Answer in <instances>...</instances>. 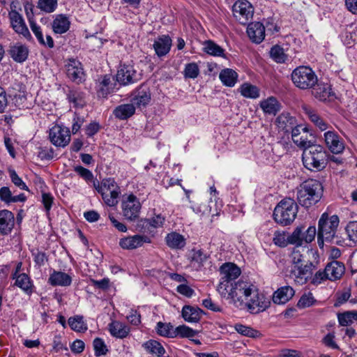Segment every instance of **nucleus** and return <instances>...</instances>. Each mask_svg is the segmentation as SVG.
<instances>
[{"label": "nucleus", "mask_w": 357, "mask_h": 357, "mask_svg": "<svg viewBox=\"0 0 357 357\" xmlns=\"http://www.w3.org/2000/svg\"><path fill=\"white\" fill-rule=\"evenodd\" d=\"M112 77L109 75H105L100 77L97 83V94L99 97L105 98L112 90Z\"/></svg>", "instance_id": "31"}, {"label": "nucleus", "mask_w": 357, "mask_h": 357, "mask_svg": "<svg viewBox=\"0 0 357 357\" xmlns=\"http://www.w3.org/2000/svg\"><path fill=\"white\" fill-rule=\"evenodd\" d=\"M93 349L95 351V355L96 356H100L102 355H105L108 351L107 346L102 339L100 337H96L94 339L93 342Z\"/></svg>", "instance_id": "54"}, {"label": "nucleus", "mask_w": 357, "mask_h": 357, "mask_svg": "<svg viewBox=\"0 0 357 357\" xmlns=\"http://www.w3.org/2000/svg\"><path fill=\"white\" fill-rule=\"evenodd\" d=\"M203 51L213 56L225 57V50L211 40H205L203 43Z\"/></svg>", "instance_id": "39"}, {"label": "nucleus", "mask_w": 357, "mask_h": 357, "mask_svg": "<svg viewBox=\"0 0 357 357\" xmlns=\"http://www.w3.org/2000/svg\"><path fill=\"white\" fill-rule=\"evenodd\" d=\"M13 279H15V284L24 291H28L31 289V282L26 274L22 273L16 275V273H14Z\"/></svg>", "instance_id": "48"}, {"label": "nucleus", "mask_w": 357, "mask_h": 357, "mask_svg": "<svg viewBox=\"0 0 357 357\" xmlns=\"http://www.w3.org/2000/svg\"><path fill=\"white\" fill-rule=\"evenodd\" d=\"M49 137L55 146H65L69 143L70 136L67 128L56 125L50 129Z\"/></svg>", "instance_id": "16"}, {"label": "nucleus", "mask_w": 357, "mask_h": 357, "mask_svg": "<svg viewBox=\"0 0 357 357\" xmlns=\"http://www.w3.org/2000/svg\"><path fill=\"white\" fill-rule=\"evenodd\" d=\"M298 213V206L292 199H282L275 208L273 218L276 222L282 225H290L295 220Z\"/></svg>", "instance_id": "7"}, {"label": "nucleus", "mask_w": 357, "mask_h": 357, "mask_svg": "<svg viewBox=\"0 0 357 357\" xmlns=\"http://www.w3.org/2000/svg\"><path fill=\"white\" fill-rule=\"evenodd\" d=\"M74 170L86 181L89 182L93 181V175L89 169L82 166H76L74 167Z\"/></svg>", "instance_id": "58"}, {"label": "nucleus", "mask_w": 357, "mask_h": 357, "mask_svg": "<svg viewBox=\"0 0 357 357\" xmlns=\"http://www.w3.org/2000/svg\"><path fill=\"white\" fill-rule=\"evenodd\" d=\"M135 107L133 104H123L118 106L114 110V116L121 120H125L135 114Z\"/></svg>", "instance_id": "41"}, {"label": "nucleus", "mask_w": 357, "mask_h": 357, "mask_svg": "<svg viewBox=\"0 0 357 357\" xmlns=\"http://www.w3.org/2000/svg\"><path fill=\"white\" fill-rule=\"evenodd\" d=\"M271 58L278 63H283L287 59V55L284 53V49L278 45H273L270 50Z\"/></svg>", "instance_id": "45"}, {"label": "nucleus", "mask_w": 357, "mask_h": 357, "mask_svg": "<svg viewBox=\"0 0 357 357\" xmlns=\"http://www.w3.org/2000/svg\"><path fill=\"white\" fill-rule=\"evenodd\" d=\"M291 80L294 85L301 89L312 88L318 79L315 73L310 67L301 66L291 73Z\"/></svg>", "instance_id": "9"}, {"label": "nucleus", "mask_w": 357, "mask_h": 357, "mask_svg": "<svg viewBox=\"0 0 357 357\" xmlns=\"http://www.w3.org/2000/svg\"><path fill=\"white\" fill-rule=\"evenodd\" d=\"M260 107L265 114L275 115L281 108V105L273 96L260 102Z\"/></svg>", "instance_id": "32"}, {"label": "nucleus", "mask_w": 357, "mask_h": 357, "mask_svg": "<svg viewBox=\"0 0 357 357\" xmlns=\"http://www.w3.org/2000/svg\"><path fill=\"white\" fill-rule=\"evenodd\" d=\"M340 220L337 215L329 216L327 213H324L319 220L317 241L319 246H324V241L332 242L336 236V231Z\"/></svg>", "instance_id": "4"}, {"label": "nucleus", "mask_w": 357, "mask_h": 357, "mask_svg": "<svg viewBox=\"0 0 357 357\" xmlns=\"http://www.w3.org/2000/svg\"><path fill=\"white\" fill-rule=\"evenodd\" d=\"M109 331L113 337L123 339L128 336L130 328L125 324L118 321H113L109 324Z\"/></svg>", "instance_id": "34"}, {"label": "nucleus", "mask_w": 357, "mask_h": 357, "mask_svg": "<svg viewBox=\"0 0 357 357\" xmlns=\"http://www.w3.org/2000/svg\"><path fill=\"white\" fill-rule=\"evenodd\" d=\"M126 318L134 326H137L141 323V315L137 310H131Z\"/></svg>", "instance_id": "62"}, {"label": "nucleus", "mask_w": 357, "mask_h": 357, "mask_svg": "<svg viewBox=\"0 0 357 357\" xmlns=\"http://www.w3.org/2000/svg\"><path fill=\"white\" fill-rule=\"evenodd\" d=\"M174 332L175 337L179 336L181 337L190 338L195 337L197 334V332L195 331L185 325H181L176 327L174 329Z\"/></svg>", "instance_id": "51"}, {"label": "nucleus", "mask_w": 357, "mask_h": 357, "mask_svg": "<svg viewBox=\"0 0 357 357\" xmlns=\"http://www.w3.org/2000/svg\"><path fill=\"white\" fill-rule=\"evenodd\" d=\"M199 75V68L198 65L195 63H189L185 66L183 70V76L186 79H195Z\"/></svg>", "instance_id": "49"}, {"label": "nucleus", "mask_w": 357, "mask_h": 357, "mask_svg": "<svg viewBox=\"0 0 357 357\" xmlns=\"http://www.w3.org/2000/svg\"><path fill=\"white\" fill-rule=\"evenodd\" d=\"M276 126L279 130L284 133H288L298 126L296 119L288 112H282L276 119Z\"/></svg>", "instance_id": "22"}, {"label": "nucleus", "mask_w": 357, "mask_h": 357, "mask_svg": "<svg viewBox=\"0 0 357 357\" xmlns=\"http://www.w3.org/2000/svg\"><path fill=\"white\" fill-rule=\"evenodd\" d=\"M318 261L306 262L300 265L292 266L291 275L294 281L300 284H303L311 278L312 271L317 268Z\"/></svg>", "instance_id": "12"}, {"label": "nucleus", "mask_w": 357, "mask_h": 357, "mask_svg": "<svg viewBox=\"0 0 357 357\" xmlns=\"http://www.w3.org/2000/svg\"><path fill=\"white\" fill-rule=\"evenodd\" d=\"M93 186L101 195L105 203L109 206H114L118 203L120 188L114 178L103 179L100 183L93 181Z\"/></svg>", "instance_id": "8"}, {"label": "nucleus", "mask_w": 357, "mask_h": 357, "mask_svg": "<svg viewBox=\"0 0 357 357\" xmlns=\"http://www.w3.org/2000/svg\"><path fill=\"white\" fill-rule=\"evenodd\" d=\"M172 42L171 38L167 35L159 36L153 45L157 56L162 57L167 54L170 51Z\"/></svg>", "instance_id": "26"}, {"label": "nucleus", "mask_w": 357, "mask_h": 357, "mask_svg": "<svg viewBox=\"0 0 357 357\" xmlns=\"http://www.w3.org/2000/svg\"><path fill=\"white\" fill-rule=\"evenodd\" d=\"M121 208L122 215L129 221H135L139 216L142 208V204L139 199L133 194L123 197Z\"/></svg>", "instance_id": "10"}, {"label": "nucleus", "mask_w": 357, "mask_h": 357, "mask_svg": "<svg viewBox=\"0 0 357 357\" xmlns=\"http://www.w3.org/2000/svg\"><path fill=\"white\" fill-rule=\"evenodd\" d=\"M144 243H151L150 238L146 236L137 234L121 238L119 245L124 250H133L141 247Z\"/></svg>", "instance_id": "20"}, {"label": "nucleus", "mask_w": 357, "mask_h": 357, "mask_svg": "<svg viewBox=\"0 0 357 357\" xmlns=\"http://www.w3.org/2000/svg\"><path fill=\"white\" fill-rule=\"evenodd\" d=\"M326 269L328 280L331 281L340 279L345 271L344 264L338 261H333L328 263L326 266Z\"/></svg>", "instance_id": "29"}, {"label": "nucleus", "mask_w": 357, "mask_h": 357, "mask_svg": "<svg viewBox=\"0 0 357 357\" xmlns=\"http://www.w3.org/2000/svg\"><path fill=\"white\" fill-rule=\"evenodd\" d=\"M66 74L68 77L77 84L84 79V73L82 63L76 59H70L66 65Z\"/></svg>", "instance_id": "18"}, {"label": "nucleus", "mask_w": 357, "mask_h": 357, "mask_svg": "<svg viewBox=\"0 0 357 357\" xmlns=\"http://www.w3.org/2000/svg\"><path fill=\"white\" fill-rule=\"evenodd\" d=\"M241 271L234 263H225L220 268V279L217 291L221 296H227L228 289L234 284V281L241 275Z\"/></svg>", "instance_id": "6"}, {"label": "nucleus", "mask_w": 357, "mask_h": 357, "mask_svg": "<svg viewBox=\"0 0 357 357\" xmlns=\"http://www.w3.org/2000/svg\"><path fill=\"white\" fill-rule=\"evenodd\" d=\"M151 100V92L149 88L142 84L135 92V96L132 99L133 105L138 107H146Z\"/></svg>", "instance_id": "24"}, {"label": "nucleus", "mask_w": 357, "mask_h": 357, "mask_svg": "<svg viewBox=\"0 0 357 357\" xmlns=\"http://www.w3.org/2000/svg\"><path fill=\"white\" fill-rule=\"evenodd\" d=\"M15 225L13 213L8 210L0 211V233L3 235L8 234Z\"/></svg>", "instance_id": "25"}, {"label": "nucleus", "mask_w": 357, "mask_h": 357, "mask_svg": "<svg viewBox=\"0 0 357 357\" xmlns=\"http://www.w3.org/2000/svg\"><path fill=\"white\" fill-rule=\"evenodd\" d=\"M322 184L317 180L308 179L297 188V201L305 208L316 204L321 198Z\"/></svg>", "instance_id": "2"}, {"label": "nucleus", "mask_w": 357, "mask_h": 357, "mask_svg": "<svg viewBox=\"0 0 357 357\" xmlns=\"http://www.w3.org/2000/svg\"><path fill=\"white\" fill-rule=\"evenodd\" d=\"M12 192L9 188L2 187L0 188V199L6 203H12Z\"/></svg>", "instance_id": "63"}, {"label": "nucleus", "mask_w": 357, "mask_h": 357, "mask_svg": "<svg viewBox=\"0 0 357 357\" xmlns=\"http://www.w3.org/2000/svg\"><path fill=\"white\" fill-rule=\"evenodd\" d=\"M310 256L318 257L317 252L313 250L308 248L296 247L294 248L291 254V259L292 262V266L300 265L301 264L310 262L309 260H306L307 257Z\"/></svg>", "instance_id": "21"}, {"label": "nucleus", "mask_w": 357, "mask_h": 357, "mask_svg": "<svg viewBox=\"0 0 357 357\" xmlns=\"http://www.w3.org/2000/svg\"><path fill=\"white\" fill-rule=\"evenodd\" d=\"M312 137L308 128L303 125H298L291 132V139L293 142L300 148L305 149L310 146L312 142L309 139Z\"/></svg>", "instance_id": "15"}, {"label": "nucleus", "mask_w": 357, "mask_h": 357, "mask_svg": "<svg viewBox=\"0 0 357 357\" xmlns=\"http://www.w3.org/2000/svg\"><path fill=\"white\" fill-rule=\"evenodd\" d=\"M165 240L167 245L172 250H182L186 245L185 238L176 231L167 234Z\"/></svg>", "instance_id": "28"}, {"label": "nucleus", "mask_w": 357, "mask_h": 357, "mask_svg": "<svg viewBox=\"0 0 357 357\" xmlns=\"http://www.w3.org/2000/svg\"><path fill=\"white\" fill-rule=\"evenodd\" d=\"M357 321V311H349L338 315V321L341 326H347Z\"/></svg>", "instance_id": "50"}, {"label": "nucleus", "mask_w": 357, "mask_h": 357, "mask_svg": "<svg viewBox=\"0 0 357 357\" xmlns=\"http://www.w3.org/2000/svg\"><path fill=\"white\" fill-rule=\"evenodd\" d=\"M234 328L239 334L247 337H256L259 334V331L243 324H236Z\"/></svg>", "instance_id": "53"}, {"label": "nucleus", "mask_w": 357, "mask_h": 357, "mask_svg": "<svg viewBox=\"0 0 357 357\" xmlns=\"http://www.w3.org/2000/svg\"><path fill=\"white\" fill-rule=\"evenodd\" d=\"M26 15L30 24L31 29L41 44H45L40 26L38 21L43 22L45 12V0H38V6L35 7L32 3L26 2L24 4Z\"/></svg>", "instance_id": "5"}, {"label": "nucleus", "mask_w": 357, "mask_h": 357, "mask_svg": "<svg viewBox=\"0 0 357 357\" xmlns=\"http://www.w3.org/2000/svg\"><path fill=\"white\" fill-rule=\"evenodd\" d=\"M247 33L253 43L259 44L264 39L265 27L262 23L259 22L250 23L247 28Z\"/></svg>", "instance_id": "23"}, {"label": "nucleus", "mask_w": 357, "mask_h": 357, "mask_svg": "<svg viewBox=\"0 0 357 357\" xmlns=\"http://www.w3.org/2000/svg\"><path fill=\"white\" fill-rule=\"evenodd\" d=\"M302 160L307 169L320 171L326 165L327 154L323 146L312 144L303 149Z\"/></svg>", "instance_id": "3"}, {"label": "nucleus", "mask_w": 357, "mask_h": 357, "mask_svg": "<svg viewBox=\"0 0 357 357\" xmlns=\"http://www.w3.org/2000/svg\"><path fill=\"white\" fill-rule=\"evenodd\" d=\"M9 176L13 183L21 190H28V187L14 169H8Z\"/></svg>", "instance_id": "56"}, {"label": "nucleus", "mask_w": 357, "mask_h": 357, "mask_svg": "<svg viewBox=\"0 0 357 357\" xmlns=\"http://www.w3.org/2000/svg\"><path fill=\"white\" fill-rule=\"evenodd\" d=\"M68 351L66 342H63V337L61 335H55L52 342V349L50 352H60L62 351Z\"/></svg>", "instance_id": "57"}, {"label": "nucleus", "mask_w": 357, "mask_h": 357, "mask_svg": "<svg viewBox=\"0 0 357 357\" xmlns=\"http://www.w3.org/2000/svg\"><path fill=\"white\" fill-rule=\"evenodd\" d=\"M68 325L70 328L76 332H85L88 327L84 321L83 316L76 315L68 319Z\"/></svg>", "instance_id": "42"}, {"label": "nucleus", "mask_w": 357, "mask_h": 357, "mask_svg": "<svg viewBox=\"0 0 357 357\" xmlns=\"http://www.w3.org/2000/svg\"><path fill=\"white\" fill-rule=\"evenodd\" d=\"M141 75L132 66H121L116 74V81L122 85H128L139 80Z\"/></svg>", "instance_id": "14"}, {"label": "nucleus", "mask_w": 357, "mask_h": 357, "mask_svg": "<svg viewBox=\"0 0 357 357\" xmlns=\"http://www.w3.org/2000/svg\"><path fill=\"white\" fill-rule=\"evenodd\" d=\"M203 311L197 307L184 305L182 309V317L185 321L196 323L200 320Z\"/></svg>", "instance_id": "33"}, {"label": "nucleus", "mask_w": 357, "mask_h": 357, "mask_svg": "<svg viewBox=\"0 0 357 357\" xmlns=\"http://www.w3.org/2000/svg\"><path fill=\"white\" fill-rule=\"evenodd\" d=\"M233 15L239 23L246 24L252 19L254 10L247 0H238L232 6Z\"/></svg>", "instance_id": "11"}, {"label": "nucleus", "mask_w": 357, "mask_h": 357, "mask_svg": "<svg viewBox=\"0 0 357 357\" xmlns=\"http://www.w3.org/2000/svg\"><path fill=\"white\" fill-rule=\"evenodd\" d=\"M219 78L225 86L232 87L237 82L238 74L233 69L225 68L220 71Z\"/></svg>", "instance_id": "38"}, {"label": "nucleus", "mask_w": 357, "mask_h": 357, "mask_svg": "<svg viewBox=\"0 0 357 357\" xmlns=\"http://www.w3.org/2000/svg\"><path fill=\"white\" fill-rule=\"evenodd\" d=\"M144 347L150 354H155L158 357L162 356L165 349L158 341L150 340L144 344Z\"/></svg>", "instance_id": "43"}, {"label": "nucleus", "mask_w": 357, "mask_h": 357, "mask_svg": "<svg viewBox=\"0 0 357 357\" xmlns=\"http://www.w3.org/2000/svg\"><path fill=\"white\" fill-rule=\"evenodd\" d=\"M294 290L290 286H284L275 291L273 296V301L276 304H284L294 295Z\"/></svg>", "instance_id": "30"}, {"label": "nucleus", "mask_w": 357, "mask_h": 357, "mask_svg": "<svg viewBox=\"0 0 357 357\" xmlns=\"http://www.w3.org/2000/svg\"><path fill=\"white\" fill-rule=\"evenodd\" d=\"M228 296H222L231 299L236 307L247 309L252 314L266 310L270 305V301L250 282L239 280L230 287Z\"/></svg>", "instance_id": "1"}, {"label": "nucleus", "mask_w": 357, "mask_h": 357, "mask_svg": "<svg viewBox=\"0 0 357 357\" xmlns=\"http://www.w3.org/2000/svg\"><path fill=\"white\" fill-rule=\"evenodd\" d=\"M70 24V21L66 16L63 15H59L53 21V31L56 33L61 34L66 33L69 29Z\"/></svg>", "instance_id": "40"}, {"label": "nucleus", "mask_w": 357, "mask_h": 357, "mask_svg": "<svg viewBox=\"0 0 357 357\" xmlns=\"http://www.w3.org/2000/svg\"><path fill=\"white\" fill-rule=\"evenodd\" d=\"M8 16L13 30L26 39L31 38V33L22 16L18 12H9Z\"/></svg>", "instance_id": "17"}, {"label": "nucleus", "mask_w": 357, "mask_h": 357, "mask_svg": "<svg viewBox=\"0 0 357 357\" xmlns=\"http://www.w3.org/2000/svg\"><path fill=\"white\" fill-rule=\"evenodd\" d=\"M274 243L281 248L286 247L289 242V234L284 231H275L273 239Z\"/></svg>", "instance_id": "52"}, {"label": "nucleus", "mask_w": 357, "mask_h": 357, "mask_svg": "<svg viewBox=\"0 0 357 357\" xmlns=\"http://www.w3.org/2000/svg\"><path fill=\"white\" fill-rule=\"evenodd\" d=\"M67 98L75 107H83L86 105L85 94L77 89H69L67 93Z\"/></svg>", "instance_id": "37"}, {"label": "nucleus", "mask_w": 357, "mask_h": 357, "mask_svg": "<svg viewBox=\"0 0 357 357\" xmlns=\"http://www.w3.org/2000/svg\"><path fill=\"white\" fill-rule=\"evenodd\" d=\"M72 277L64 272L53 271L48 282L52 286L68 287L72 283Z\"/></svg>", "instance_id": "27"}, {"label": "nucleus", "mask_w": 357, "mask_h": 357, "mask_svg": "<svg viewBox=\"0 0 357 357\" xmlns=\"http://www.w3.org/2000/svg\"><path fill=\"white\" fill-rule=\"evenodd\" d=\"M304 227H297L294 231L289 234V242L290 244L296 245V247H301L304 242L303 237Z\"/></svg>", "instance_id": "46"}, {"label": "nucleus", "mask_w": 357, "mask_h": 357, "mask_svg": "<svg viewBox=\"0 0 357 357\" xmlns=\"http://www.w3.org/2000/svg\"><path fill=\"white\" fill-rule=\"evenodd\" d=\"M312 95L319 101H331L335 98L331 85L324 82H317L312 87Z\"/></svg>", "instance_id": "19"}, {"label": "nucleus", "mask_w": 357, "mask_h": 357, "mask_svg": "<svg viewBox=\"0 0 357 357\" xmlns=\"http://www.w3.org/2000/svg\"><path fill=\"white\" fill-rule=\"evenodd\" d=\"M156 331L158 335L167 337H175L174 329L170 323L158 322L156 326Z\"/></svg>", "instance_id": "47"}, {"label": "nucleus", "mask_w": 357, "mask_h": 357, "mask_svg": "<svg viewBox=\"0 0 357 357\" xmlns=\"http://www.w3.org/2000/svg\"><path fill=\"white\" fill-rule=\"evenodd\" d=\"M326 280H328L326 268L324 271H318L313 277L311 276V283L316 285L321 284Z\"/></svg>", "instance_id": "60"}, {"label": "nucleus", "mask_w": 357, "mask_h": 357, "mask_svg": "<svg viewBox=\"0 0 357 357\" xmlns=\"http://www.w3.org/2000/svg\"><path fill=\"white\" fill-rule=\"evenodd\" d=\"M317 234L316 227L314 226L309 227L305 231H303L304 242L306 243H311Z\"/></svg>", "instance_id": "61"}, {"label": "nucleus", "mask_w": 357, "mask_h": 357, "mask_svg": "<svg viewBox=\"0 0 357 357\" xmlns=\"http://www.w3.org/2000/svg\"><path fill=\"white\" fill-rule=\"evenodd\" d=\"M324 141L327 148L334 154H340L344 149L342 138L334 130H328L324 134Z\"/></svg>", "instance_id": "13"}, {"label": "nucleus", "mask_w": 357, "mask_h": 357, "mask_svg": "<svg viewBox=\"0 0 357 357\" xmlns=\"http://www.w3.org/2000/svg\"><path fill=\"white\" fill-rule=\"evenodd\" d=\"M241 94L248 98L255 99L259 96V89L251 84L244 83L240 87Z\"/></svg>", "instance_id": "44"}, {"label": "nucleus", "mask_w": 357, "mask_h": 357, "mask_svg": "<svg viewBox=\"0 0 357 357\" xmlns=\"http://www.w3.org/2000/svg\"><path fill=\"white\" fill-rule=\"evenodd\" d=\"M137 229L139 232L142 233L152 231L151 227L150 226V222L148 221L147 218L142 219L137 222Z\"/></svg>", "instance_id": "64"}, {"label": "nucleus", "mask_w": 357, "mask_h": 357, "mask_svg": "<svg viewBox=\"0 0 357 357\" xmlns=\"http://www.w3.org/2000/svg\"><path fill=\"white\" fill-rule=\"evenodd\" d=\"M208 258V255L202 250H192L190 266L195 271H199Z\"/></svg>", "instance_id": "36"}, {"label": "nucleus", "mask_w": 357, "mask_h": 357, "mask_svg": "<svg viewBox=\"0 0 357 357\" xmlns=\"http://www.w3.org/2000/svg\"><path fill=\"white\" fill-rule=\"evenodd\" d=\"M10 54L14 61L22 63L27 59L29 50L25 45L16 43L10 47Z\"/></svg>", "instance_id": "35"}, {"label": "nucleus", "mask_w": 357, "mask_h": 357, "mask_svg": "<svg viewBox=\"0 0 357 357\" xmlns=\"http://www.w3.org/2000/svg\"><path fill=\"white\" fill-rule=\"evenodd\" d=\"M315 302V299L312 293L304 294L299 299L297 306L299 308H305L312 306Z\"/></svg>", "instance_id": "55"}, {"label": "nucleus", "mask_w": 357, "mask_h": 357, "mask_svg": "<svg viewBox=\"0 0 357 357\" xmlns=\"http://www.w3.org/2000/svg\"><path fill=\"white\" fill-rule=\"evenodd\" d=\"M346 231L349 239L357 243V221L349 222L346 227Z\"/></svg>", "instance_id": "59"}]
</instances>
